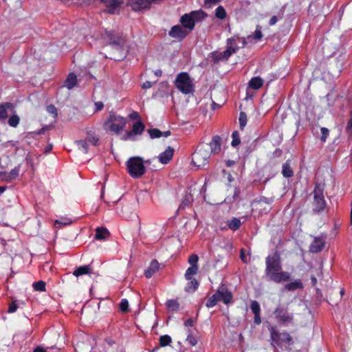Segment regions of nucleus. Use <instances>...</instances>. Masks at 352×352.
<instances>
[{"label":"nucleus","instance_id":"1","mask_svg":"<svg viewBox=\"0 0 352 352\" xmlns=\"http://www.w3.org/2000/svg\"><path fill=\"white\" fill-rule=\"evenodd\" d=\"M126 124L125 118L111 111L103 124V128L107 132L118 135L125 127Z\"/></svg>","mask_w":352,"mask_h":352},{"label":"nucleus","instance_id":"2","mask_svg":"<svg viewBox=\"0 0 352 352\" xmlns=\"http://www.w3.org/2000/svg\"><path fill=\"white\" fill-rule=\"evenodd\" d=\"M144 164H150L151 160L144 161L142 157L138 156L129 158L126 163L129 174L133 178L141 177L146 172Z\"/></svg>","mask_w":352,"mask_h":352},{"label":"nucleus","instance_id":"3","mask_svg":"<svg viewBox=\"0 0 352 352\" xmlns=\"http://www.w3.org/2000/svg\"><path fill=\"white\" fill-rule=\"evenodd\" d=\"M232 300V294L227 287L224 285H221L217 292L210 297L206 302L207 307H213L218 302H223L226 305L230 304Z\"/></svg>","mask_w":352,"mask_h":352},{"label":"nucleus","instance_id":"4","mask_svg":"<svg viewBox=\"0 0 352 352\" xmlns=\"http://www.w3.org/2000/svg\"><path fill=\"white\" fill-rule=\"evenodd\" d=\"M174 83L175 87L184 94H190L195 91L194 80L187 72L178 74Z\"/></svg>","mask_w":352,"mask_h":352},{"label":"nucleus","instance_id":"5","mask_svg":"<svg viewBox=\"0 0 352 352\" xmlns=\"http://www.w3.org/2000/svg\"><path fill=\"white\" fill-rule=\"evenodd\" d=\"M210 155L208 144H200L192 155V162L199 168H204L208 164Z\"/></svg>","mask_w":352,"mask_h":352},{"label":"nucleus","instance_id":"6","mask_svg":"<svg viewBox=\"0 0 352 352\" xmlns=\"http://www.w3.org/2000/svg\"><path fill=\"white\" fill-rule=\"evenodd\" d=\"M206 17V14L204 11L201 10H195L184 14L180 19V22L184 28L191 30L194 28L195 23L203 20Z\"/></svg>","mask_w":352,"mask_h":352},{"label":"nucleus","instance_id":"7","mask_svg":"<svg viewBox=\"0 0 352 352\" xmlns=\"http://www.w3.org/2000/svg\"><path fill=\"white\" fill-rule=\"evenodd\" d=\"M324 184H316L314 190L313 210L316 212H320L324 210L326 201L324 197Z\"/></svg>","mask_w":352,"mask_h":352},{"label":"nucleus","instance_id":"8","mask_svg":"<svg viewBox=\"0 0 352 352\" xmlns=\"http://www.w3.org/2000/svg\"><path fill=\"white\" fill-rule=\"evenodd\" d=\"M274 314L277 322L283 325H289L293 322L294 314L289 312L287 307L278 306Z\"/></svg>","mask_w":352,"mask_h":352},{"label":"nucleus","instance_id":"9","mask_svg":"<svg viewBox=\"0 0 352 352\" xmlns=\"http://www.w3.org/2000/svg\"><path fill=\"white\" fill-rule=\"evenodd\" d=\"M144 129V124L141 121L136 122L133 124L131 130L122 135L120 138L123 141H136L138 136L142 135Z\"/></svg>","mask_w":352,"mask_h":352},{"label":"nucleus","instance_id":"10","mask_svg":"<svg viewBox=\"0 0 352 352\" xmlns=\"http://www.w3.org/2000/svg\"><path fill=\"white\" fill-rule=\"evenodd\" d=\"M280 270L281 264L279 255L275 253L272 256H268L266 258V276Z\"/></svg>","mask_w":352,"mask_h":352},{"label":"nucleus","instance_id":"11","mask_svg":"<svg viewBox=\"0 0 352 352\" xmlns=\"http://www.w3.org/2000/svg\"><path fill=\"white\" fill-rule=\"evenodd\" d=\"M270 331L272 341L276 344H279L280 342L289 344L292 342V336L287 332L279 333L274 327H272Z\"/></svg>","mask_w":352,"mask_h":352},{"label":"nucleus","instance_id":"12","mask_svg":"<svg viewBox=\"0 0 352 352\" xmlns=\"http://www.w3.org/2000/svg\"><path fill=\"white\" fill-rule=\"evenodd\" d=\"M267 277L272 281L280 283L281 282L289 281L291 278V275L287 272H280V270L271 273L267 276Z\"/></svg>","mask_w":352,"mask_h":352},{"label":"nucleus","instance_id":"13","mask_svg":"<svg viewBox=\"0 0 352 352\" xmlns=\"http://www.w3.org/2000/svg\"><path fill=\"white\" fill-rule=\"evenodd\" d=\"M262 37L261 28L258 25L252 34L243 38L242 47H245L248 43H257Z\"/></svg>","mask_w":352,"mask_h":352},{"label":"nucleus","instance_id":"14","mask_svg":"<svg viewBox=\"0 0 352 352\" xmlns=\"http://www.w3.org/2000/svg\"><path fill=\"white\" fill-rule=\"evenodd\" d=\"M188 33V32L184 30L183 27H182L179 25H174L171 28L170 30L169 31L168 34L172 38H176L178 40H182L187 36Z\"/></svg>","mask_w":352,"mask_h":352},{"label":"nucleus","instance_id":"15","mask_svg":"<svg viewBox=\"0 0 352 352\" xmlns=\"http://www.w3.org/2000/svg\"><path fill=\"white\" fill-rule=\"evenodd\" d=\"M174 154V149L168 146L164 152L161 153L157 158L160 163L162 164H168L173 158Z\"/></svg>","mask_w":352,"mask_h":352},{"label":"nucleus","instance_id":"16","mask_svg":"<svg viewBox=\"0 0 352 352\" xmlns=\"http://www.w3.org/2000/svg\"><path fill=\"white\" fill-rule=\"evenodd\" d=\"M107 7L106 12L110 14H114L116 10L120 6L122 0H106L102 1Z\"/></svg>","mask_w":352,"mask_h":352},{"label":"nucleus","instance_id":"17","mask_svg":"<svg viewBox=\"0 0 352 352\" xmlns=\"http://www.w3.org/2000/svg\"><path fill=\"white\" fill-rule=\"evenodd\" d=\"M221 138L219 135L214 136L208 146H210V155L218 153L221 151Z\"/></svg>","mask_w":352,"mask_h":352},{"label":"nucleus","instance_id":"18","mask_svg":"<svg viewBox=\"0 0 352 352\" xmlns=\"http://www.w3.org/2000/svg\"><path fill=\"white\" fill-rule=\"evenodd\" d=\"M324 246V239L322 238L316 237L309 247V250L313 253H318L323 249Z\"/></svg>","mask_w":352,"mask_h":352},{"label":"nucleus","instance_id":"19","mask_svg":"<svg viewBox=\"0 0 352 352\" xmlns=\"http://www.w3.org/2000/svg\"><path fill=\"white\" fill-rule=\"evenodd\" d=\"M160 269V263L157 260H153L149 267L144 272V275L147 278H150L153 275L156 273Z\"/></svg>","mask_w":352,"mask_h":352},{"label":"nucleus","instance_id":"20","mask_svg":"<svg viewBox=\"0 0 352 352\" xmlns=\"http://www.w3.org/2000/svg\"><path fill=\"white\" fill-rule=\"evenodd\" d=\"M13 111V105L12 103L6 102L0 105V118L5 120L8 116V111Z\"/></svg>","mask_w":352,"mask_h":352},{"label":"nucleus","instance_id":"21","mask_svg":"<svg viewBox=\"0 0 352 352\" xmlns=\"http://www.w3.org/2000/svg\"><path fill=\"white\" fill-rule=\"evenodd\" d=\"M109 232L105 228H97L96 229L95 239L97 240L106 239L109 236Z\"/></svg>","mask_w":352,"mask_h":352},{"label":"nucleus","instance_id":"22","mask_svg":"<svg viewBox=\"0 0 352 352\" xmlns=\"http://www.w3.org/2000/svg\"><path fill=\"white\" fill-rule=\"evenodd\" d=\"M91 271H92V269L90 265H82V266H80L76 270H74V272H73V274L75 276L78 277L80 276H82L85 274H89L91 272Z\"/></svg>","mask_w":352,"mask_h":352},{"label":"nucleus","instance_id":"23","mask_svg":"<svg viewBox=\"0 0 352 352\" xmlns=\"http://www.w3.org/2000/svg\"><path fill=\"white\" fill-rule=\"evenodd\" d=\"M77 83V77L74 74H69L65 81L64 86L68 89H72Z\"/></svg>","mask_w":352,"mask_h":352},{"label":"nucleus","instance_id":"24","mask_svg":"<svg viewBox=\"0 0 352 352\" xmlns=\"http://www.w3.org/2000/svg\"><path fill=\"white\" fill-rule=\"evenodd\" d=\"M249 87L253 89H258L263 85V80L260 77H253L249 82Z\"/></svg>","mask_w":352,"mask_h":352},{"label":"nucleus","instance_id":"25","mask_svg":"<svg viewBox=\"0 0 352 352\" xmlns=\"http://www.w3.org/2000/svg\"><path fill=\"white\" fill-rule=\"evenodd\" d=\"M20 171V166H18L10 170L8 173H3L5 175L4 179L6 181H11L18 177Z\"/></svg>","mask_w":352,"mask_h":352},{"label":"nucleus","instance_id":"26","mask_svg":"<svg viewBox=\"0 0 352 352\" xmlns=\"http://www.w3.org/2000/svg\"><path fill=\"white\" fill-rule=\"evenodd\" d=\"M302 287L303 285L300 280H296L294 282H291L285 285V289L288 291H293Z\"/></svg>","mask_w":352,"mask_h":352},{"label":"nucleus","instance_id":"27","mask_svg":"<svg viewBox=\"0 0 352 352\" xmlns=\"http://www.w3.org/2000/svg\"><path fill=\"white\" fill-rule=\"evenodd\" d=\"M227 225L232 230H236L240 228L241 222L240 219L233 217L231 220L228 221Z\"/></svg>","mask_w":352,"mask_h":352},{"label":"nucleus","instance_id":"28","mask_svg":"<svg viewBox=\"0 0 352 352\" xmlns=\"http://www.w3.org/2000/svg\"><path fill=\"white\" fill-rule=\"evenodd\" d=\"M228 50H230V52L232 54L235 53L239 47L237 46L236 43V41L234 38H228L227 41V47Z\"/></svg>","mask_w":352,"mask_h":352},{"label":"nucleus","instance_id":"29","mask_svg":"<svg viewBox=\"0 0 352 352\" xmlns=\"http://www.w3.org/2000/svg\"><path fill=\"white\" fill-rule=\"evenodd\" d=\"M167 309L170 311H175L179 309V305L176 300L170 299L166 301V303Z\"/></svg>","mask_w":352,"mask_h":352},{"label":"nucleus","instance_id":"30","mask_svg":"<svg viewBox=\"0 0 352 352\" xmlns=\"http://www.w3.org/2000/svg\"><path fill=\"white\" fill-rule=\"evenodd\" d=\"M76 144H77L78 149L82 152L84 153H87L88 152L89 145L85 139L76 141Z\"/></svg>","mask_w":352,"mask_h":352},{"label":"nucleus","instance_id":"31","mask_svg":"<svg viewBox=\"0 0 352 352\" xmlns=\"http://www.w3.org/2000/svg\"><path fill=\"white\" fill-rule=\"evenodd\" d=\"M198 272V266H190L186 271L185 278L186 280H191L192 276Z\"/></svg>","mask_w":352,"mask_h":352},{"label":"nucleus","instance_id":"32","mask_svg":"<svg viewBox=\"0 0 352 352\" xmlns=\"http://www.w3.org/2000/svg\"><path fill=\"white\" fill-rule=\"evenodd\" d=\"M189 280L190 282L188 283L185 289L188 292H194L197 289L199 283L195 278H192Z\"/></svg>","mask_w":352,"mask_h":352},{"label":"nucleus","instance_id":"33","mask_svg":"<svg viewBox=\"0 0 352 352\" xmlns=\"http://www.w3.org/2000/svg\"><path fill=\"white\" fill-rule=\"evenodd\" d=\"M85 140L87 141V143L89 146L91 145L95 146L98 144L99 138L94 134L89 132L87 133V137L85 138Z\"/></svg>","mask_w":352,"mask_h":352},{"label":"nucleus","instance_id":"34","mask_svg":"<svg viewBox=\"0 0 352 352\" xmlns=\"http://www.w3.org/2000/svg\"><path fill=\"white\" fill-rule=\"evenodd\" d=\"M282 173L285 177H291L293 175V170L287 163L283 164Z\"/></svg>","mask_w":352,"mask_h":352},{"label":"nucleus","instance_id":"35","mask_svg":"<svg viewBox=\"0 0 352 352\" xmlns=\"http://www.w3.org/2000/svg\"><path fill=\"white\" fill-rule=\"evenodd\" d=\"M55 226L58 225V228H60L62 226H67L72 223V220L67 217H61L59 219H56L54 222Z\"/></svg>","mask_w":352,"mask_h":352},{"label":"nucleus","instance_id":"36","mask_svg":"<svg viewBox=\"0 0 352 352\" xmlns=\"http://www.w3.org/2000/svg\"><path fill=\"white\" fill-rule=\"evenodd\" d=\"M215 16L219 19H224L226 16V12L221 6H218L215 10Z\"/></svg>","mask_w":352,"mask_h":352},{"label":"nucleus","instance_id":"37","mask_svg":"<svg viewBox=\"0 0 352 352\" xmlns=\"http://www.w3.org/2000/svg\"><path fill=\"white\" fill-rule=\"evenodd\" d=\"M34 289L36 292H45V283L43 280L35 282L32 284Z\"/></svg>","mask_w":352,"mask_h":352},{"label":"nucleus","instance_id":"38","mask_svg":"<svg viewBox=\"0 0 352 352\" xmlns=\"http://www.w3.org/2000/svg\"><path fill=\"white\" fill-rule=\"evenodd\" d=\"M107 35L109 38L110 44L112 45V46L116 49H119L120 45L121 44L120 40H116L114 38H113V34L111 32H107Z\"/></svg>","mask_w":352,"mask_h":352},{"label":"nucleus","instance_id":"39","mask_svg":"<svg viewBox=\"0 0 352 352\" xmlns=\"http://www.w3.org/2000/svg\"><path fill=\"white\" fill-rule=\"evenodd\" d=\"M172 342L171 338L168 335L162 336L160 338V344L161 346H166L170 344Z\"/></svg>","mask_w":352,"mask_h":352},{"label":"nucleus","instance_id":"40","mask_svg":"<svg viewBox=\"0 0 352 352\" xmlns=\"http://www.w3.org/2000/svg\"><path fill=\"white\" fill-rule=\"evenodd\" d=\"M232 140L231 144L232 146L236 147L240 144L239 133L238 131H234L232 134Z\"/></svg>","mask_w":352,"mask_h":352},{"label":"nucleus","instance_id":"41","mask_svg":"<svg viewBox=\"0 0 352 352\" xmlns=\"http://www.w3.org/2000/svg\"><path fill=\"white\" fill-rule=\"evenodd\" d=\"M19 123V118L17 115H12L8 120V124L12 127H16Z\"/></svg>","mask_w":352,"mask_h":352},{"label":"nucleus","instance_id":"42","mask_svg":"<svg viewBox=\"0 0 352 352\" xmlns=\"http://www.w3.org/2000/svg\"><path fill=\"white\" fill-rule=\"evenodd\" d=\"M151 138H158L162 135V132L157 129H152L148 131Z\"/></svg>","mask_w":352,"mask_h":352},{"label":"nucleus","instance_id":"43","mask_svg":"<svg viewBox=\"0 0 352 352\" xmlns=\"http://www.w3.org/2000/svg\"><path fill=\"white\" fill-rule=\"evenodd\" d=\"M250 309L254 314H260V311H261L260 305L257 301H256V300L252 301L251 305H250Z\"/></svg>","mask_w":352,"mask_h":352},{"label":"nucleus","instance_id":"44","mask_svg":"<svg viewBox=\"0 0 352 352\" xmlns=\"http://www.w3.org/2000/svg\"><path fill=\"white\" fill-rule=\"evenodd\" d=\"M120 309L122 312H126L129 310V302L126 299L124 298L121 300L120 303Z\"/></svg>","mask_w":352,"mask_h":352},{"label":"nucleus","instance_id":"45","mask_svg":"<svg viewBox=\"0 0 352 352\" xmlns=\"http://www.w3.org/2000/svg\"><path fill=\"white\" fill-rule=\"evenodd\" d=\"M199 260V257L197 254H192L188 258V263L190 266H198L197 262Z\"/></svg>","mask_w":352,"mask_h":352},{"label":"nucleus","instance_id":"46","mask_svg":"<svg viewBox=\"0 0 352 352\" xmlns=\"http://www.w3.org/2000/svg\"><path fill=\"white\" fill-rule=\"evenodd\" d=\"M240 258L244 263H248L250 261L249 253L244 249H241L240 252Z\"/></svg>","mask_w":352,"mask_h":352},{"label":"nucleus","instance_id":"47","mask_svg":"<svg viewBox=\"0 0 352 352\" xmlns=\"http://www.w3.org/2000/svg\"><path fill=\"white\" fill-rule=\"evenodd\" d=\"M221 56H222V54L220 52H214L212 53V54H211V58L214 62H219V61L224 60V59Z\"/></svg>","mask_w":352,"mask_h":352},{"label":"nucleus","instance_id":"48","mask_svg":"<svg viewBox=\"0 0 352 352\" xmlns=\"http://www.w3.org/2000/svg\"><path fill=\"white\" fill-rule=\"evenodd\" d=\"M321 133H322V135H321V141L322 142H325L329 135V131L328 129L325 128V127H322L321 128Z\"/></svg>","mask_w":352,"mask_h":352},{"label":"nucleus","instance_id":"49","mask_svg":"<svg viewBox=\"0 0 352 352\" xmlns=\"http://www.w3.org/2000/svg\"><path fill=\"white\" fill-rule=\"evenodd\" d=\"M239 124L241 129H243L247 124V116L243 112L240 113Z\"/></svg>","mask_w":352,"mask_h":352},{"label":"nucleus","instance_id":"50","mask_svg":"<svg viewBox=\"0 0 352 352\" xmlns=\"http://www.w3.org/2000/svg\"><path fill=\"white\" fill-rule=\"evenodd\" d=\"M186 341L191 346H195L197 343V339L191 333H189Z\"/></svg>","mask_w":352,"mask_h":352},{"label":"nucleus","instance_id":"51","mask_svg":"<svg viewBox=\"0 0 352 352\" xmlns=\"http://www.w3.org/2000/svg\"><path fill=\"white\" fill-rule=\"evenodd\" d=\"M18 309V306L16 304L15 302H12L10 305H9V307H8V312L9 313H14Z\"/></svg>","mask_w":352,"mask_h":352},{"label":"nucleus","instance_id":"52","mask_svg":"<svg viewBox=\"0 0 352 352\" xmlns=\"http://www.w3.org/2000/svg\"><path fill=\"white\" fill-rule=\"evenodd\" d=\"M47 110L50 113L54 115V116H57V110L54 105L47 106Z\"/></svg>","mask_w":352,"mask_h":352},{"label":"nucleus","instance_id":"53","mask_svg":"<svg viewBox=\"0 0 352 352\" xmlns=\"http://www.w3.org/2000/svg\"><path fill=\"white\" fill-rule=\"evenodd\" d=\"M190 202L191 197L190 196H186L185 199L182 201V204L180 205V208H185L186 206H188Z\"/></svg>","mask_w":352,"mask_h":352},{"label":"nucleus","instance_id":"54","mask_svg":"<svg viewBox=\"0 0 352 352\" xmlns=\"http://www.w3.org/2000/svg\"><path fill=\"white\" fill-rule=\"evenodd\" d=\"M222 54V56L224 60H227L232 54L230 52V50H228L226 48V50L223 52H220Z\"/></svg>","mask_w":352,"mask_h":352},{"label":"nucleus","instance_id":"55","mask_svg":"<svg viewBox=\"0 0 352 352\" xmlns=\"http://www.w3.org/2000/svg\"><path fill=\"white\" fill-rule=\"evenodd\" d=\"M94 106H95V111H100L104 107L103 103L102 102H100V101L95 102Z\"/></svg>","mask_w":352,"mask_h":352},{"label":"nucleus","instance_id":"56","mask_svg":"<svg viewBox=\"0 0 352 352\" xmlns=\"http://www.w3.org/2000/svg\"><path fill=\"white\" fill-rule=\"evenodd\" d=\"M153 84L151 81H146L142 85L143 89H149L152 87Z\"/></svg>","mask_w":352,"mask_h":352},{"label":"nucleus","instance_id":"57","mask_svg":"<svg viewBox=\"0 0 352 352\" xmlns=\"http://www.w3.org/2000/svg\"><path fill=\"white\" fill-rule=\"evenodd\" d=\"M254 322H255L256 324H261V319L260 314H254Z\"/></svg>","mask_w":352,"mask_h":352},{"label":"nucleus","instance_id":"58","mask_svg":"<svg viewBox=\"0 0 352 352\" xmlns=\"http://www.w3.org/2000/svg\"><path fill=\"white\" fill-rule=\"evenodd\" d=\"M184 324L187 327H192V325H193L192 319H191V318L188 319L187 320L185 321Z\"/></svg>","mask_w":352,"mask_h":352},{"label":"nucleus","instance_id":"59","mask_svg":"<svg viewBox=\"0 0 352 352\" xmlns=\"http://www.w3.org/2000/svg\"><path fill=\"white\" fill-rule=\"evenodd\" d=\"M276 22H277V17L276 16H273L270 19V20L269 21V24H270V25H274L276 23Z\"/></svg>","mask_w":352,"mask_h":352},{"label":"nucleus","instance_id":"60","mask_svg":"<svg viewBox=\"0 0 352 352\" xmlns=\"http://www.w3.org/2000/svg\"><path fill=\"white\" fill-rule=\"evenodd\" d=\"M311 280L313 286H316L317 284V278L315 276H311Z\"/></svg>","mask_w":352,"mask_h":352},{"label":"nucleus","instance_id":"61","mask_svg":"<svg viewBox=\"0 0 352 352\" xmlns=\"http://www.w3.org/2000/svg\"><path fill=\"white\" fill-rule=\"evenodd\" d=\"M33 352H46V351L43 348L38 346L36 349H34Z\"/></svg>","mask_w":352,"mask_h":352},{"label":"nucleus","instance_id":"62","mask_svg":"<svg viewBox=\"0 0 352 352\" xmlns=\"http://www.w3.org/2000/svg\"><path fill=\"white\" fill-rule=\"evenodd\" d=\"M52 149V145L49 144L45 149V153H48Z\"/></svg>","mask_w":352,"mask_h":352},{"label":"nucleus","instance_id":"63","mask_svg":"<svg viewBox=\"0 0 352 352\" xmlns=\"http://www.w3.org/2000/svg\"><path fill=\"white\" fill-rule=\"evenodd\" d=\"M234 164V162L232 161V160H228V161H226V165L228 167L232 166Z\"/></svg>","mask_w":352,"mask_h":352},{"label":"nucleus","instance_id":"64","mask_svg":"<svg viewBox=\"0 0 352 352\" xmlns=\"http://www.w3.org/2000/svg\"><path fill=\"white\" fill-rule=\"evenodd\" d=\"M322 274V266H320L318 270V272H317V275L318 276H321Z\"/></svg>","mask_w":352,"mask_h":352}]
</instances>
